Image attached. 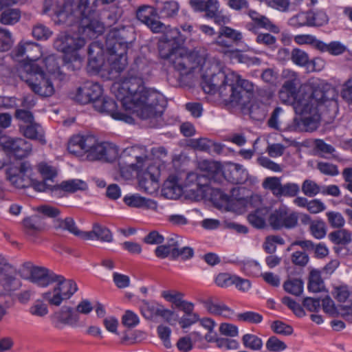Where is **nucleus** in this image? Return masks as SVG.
<instances>
[{"label": "nucleus", "mask_w": 352, "mask_h": 352, "mask_svg": "<svg viewBox=\"0 0 352 352\" xmlns=\"http://www.w3.org/2000/svg\"><path fill=\"white\" fill-rule=\"evenodd\" d=\"M151 71L150 62L144 56H138L127 76L112 87V91L122 107L127 111H136L143 120L160 118L166 105L162 94L144 85Z\"/></svg>", "instance_id": "f257e3e1"}, {"label": "nucleus", "mask_w": 352, "mask_h": 352, "mask_svg": "<svg viewBox=\"0 0 352 352\" xmlns=\"http://www.w3.org/2000/svg\"><path fill=\"white\" fill-rule=\"evenodd\" d=\"M323 105L331 107L334 111L337 109V102L335 100L327 98L321 89H314L311 99L305 104H296L295 112L300 117L294 118L284 129L287 131L312 132L316 131L319 127L320 120L318 107H322Z\"/></svg>", "instance_id": "f03ea898"}, {"label": "nucleus", "mask_w": 352, "mask_h": 352, "mask_svg": "<svg viewBox=\"0 0 352 352\" xmlns=\"http://www.w3.org/2000/svg\"><path fill=\"white\" fill-rule=\"evenodd\" d=\"M164 40L159 45L160 56L167 59L175 70L182 75H188L197 67L195 55L179 47L185 38L177 29L170 30L164 36Z\"/></svg>", "instance_id": "7ed1b4c3"}, {"label": "nucleus", "mask_w": 352, "mask_h": 352, "mask_svg": "<svg viewBox=\"0 0 352 352\" xmlns=\"http://www.w3.org/2000/svg\"><path fill=\"white\" fill-rule=\"evenodd\" d=\"M229 80L223 72L219 71L210 75L204 74L201 86L206 94H214L219 91L220 97L226 102L245 105L250 101L252 92L229 84Z\"/></svg>", "instance_id": "20e7f679"}, {"label": "nucleus", "mask_w": 352, "mask_h": 352, "mask_svg": "<svg viewBox=\"0 0 352 352\" xmlns=\"http://www.w3.org/2000/svg\"><path fill=\"white\" fill-rule=\"evenodd\" d=\"M19 76L35 94L41 97H51L55 93L52 80L36 63L24 64Z\"/></svg>", "instance_id": "39448f33"}, {"label": "nucleus", "mask_w": 352, "mask_h": 352, "mask_svg": "<svg viewBox=\"0 0 352 352\" xmlns=\"http://www.w3.org/2000/svg\"><path fill=\"white\" fill-rule=\"evenodd\" d=\"M135 40L133 31L130 28H113L107 36L106 47L109 56L126 55L127 50Z\"/></svg>", "instance_id": "423d86ee"}, {"label": "nucleus", "mask_w": 352, "mask_h": 352, "mask_svg": "<svg viewBox=\"0 0 352 352\" xmlns=\"http://www.w3.org/2000/svg\"><path fill=\"white\" fill-rule=\"evenodd\" d=\"M54 283L56 285L52 291L43 294V298L52 305L59 306L63 300L69 299L78 289L74 280H66L61 275L56 274Z\"/></svg>", "instance_id": "0eeeda50"}, {"label": "nucleus", "mask_w": 352, "mask_h": 352, "mask_svg": "<svg viewBox=\"0 0 352 352\" xmlns=\"http://www.w3.org/2000/svg\"><path fill=\"white\" fill-rule=\"evenodd\" d=\"M299 84L300 81L296 73H293L292 78L285 81L278 92L280 101L283 103L292 105L294 111H296L297 104H305L312 98V93L302 95L298 93Z\"/></svg>", "instance_id": "6e6552de"}, {"label": "nucleus", "mask_w": 352, "mask_h": 352, "mask_svg": "<svg viewBox=\"0 0 352 352\" xmlns=\"http://www.w3.org/2000/svg\"><path fill=\"white\" fill-rule=\"evenodd\" d=\"M298 214L285 206L274 210L268 217L270 226L276 230H290L298 225Z\"/></svg>", "instance_id": "1a4fd4ad"}, {"label": "nucleus", "mask_w": 352, "mask_h": 352, "mask_svg": "<svg viewBox=\"0 0 352 352\" xmlns=\"http://www.w3.org/2000/svg\"><path fill=\"white\" fill-rule=\"evenodd\" d=\"M149 151L143 145H133L125 148L119 157V164L139 170L148 160Z\"/></svg>", "instance_id": "9d476101"}, {"label": "nucleus", "mask_w": 352, "mask_h": 352, "mask_svg": "<svg viewBox=\"0 0 352 352\" xmlns=\"http://www.w3.org/2000/svg\"><path fill=\"white\" fill-rule=\"evenodd\" d=\"M0 145L6 152L18 159L28 157L32 149L31 143L25 140L7 135H0Z\"/></svg>", "instance_id": "9b49d317"}, {"label": "nucleus", "mask_w": 352, "mask_h": 352, "mask_svg": "<svg viewBox=\"0 0 352 352\" xmlns=\"http://www.w3.org/2000/svg\"><path fill=\"white\" fill-rule=\"evenodd\" d=\"M23 267L29 272L28 279L31 283L44 287L54 283L56 274L53 271L45 267L34 265L31 262L24 263Z\"/></svg>", "instance_id": "f8f14e48"}, {"label": "nucleus", "mask_w": 352, "mask_h": 352, "mask_svg": "<svg viewBox=\"0 0 352 352\" xmlns=\"http://www.w3.org/2000/svg\"><path fill=\"white\" fill-rule=\"evenodd\" d=\"M85 44L84 38L72 36L66 33L60 34L54 42V47L64 55L72 54L82 47Z\"/></svg>", "instance_id": "ddd939ff"}, {"label": "nucleus", "mask_w": 352, "mask_h": 352, "mask_svg": "<svg viewBox=\"0 0 352 352\" xmlns=\"http://www.w3.org/2000/svg\"><path fill=\"white\" fill-rule=\"evenodd\" d=\"M0 284L8 292L15 291L21 286L16 278V270L6 258L0 263Z\"/></svg>", "instance_id": "4468645a"}, {"label": "nucleus", "mask_w": 352, "mask_h": 352, "mask_svg": "<svg viewBox=\"0 0 352 352\" xmlns=\"http://www.w3.org/2000/svg\"><path fill=\"white\" fill-rule=\"evenodd\" d=\"M94 109L101 113L111 116L115 120H123L126 122H131L133 118L117 111L118 104L109 97H101L95 102Z\"/></svg>", "instance_id": "2eb2a0df"}, {"label": "nucleus", "mask_w": 352, "mask_h": 352, "mask_svg": "<svg viewBox=\"0 0 352 352\" xmlns=\"http://www.w3.org/2000/svg\"><path fill=\"white\" fill-rule=\"evenodd\" d=\"M261 91L258 96L250 104L249 113L250 117L255 120H263L268 112V107L270 104L272 94L270 92H265L262 95Z\"/></svg>", "instance_id": "dca6fc26"}, {"label": "nucleus", "mask_w": 352, "mask_h": 352, "mask_svg": "<svg viewBox=\"0 0 352 352\" xmlns=\"http://www.w3.org/2000/svg\"><path fill=\"white\" fill-rule=\"evenodd\" d=\"M16 58H25L30 60L29 63L34 61L41 56V47L38 44L32 41L21 42L12 52Z\"/></svg>", "instance_id": "f3484780"}, {"label": "nucleus", "mask_w": 352, "mask_h": 352, "mask_svg": "<svg viewBox=\"0 0 352 352\" xmlns=\"http://www.w3.org/2000/svg\"><path fill=\"white\" fill-rule=\"evenodd\" d=\"M220 28L214 43L224 47H231L234 43L240 42L242 40L241 32L232 29L225 25H219Z\"/></svg>", "instance_id": "a211bd4d"}, {"label": "nucleus", "mask_w": 352, "mask_h": 352, "mask_svg": "<svg viewBox=\"0 0 352 352\" xmlns=\"http://www.w3.org/2000/svg\"><path fill=\"white\" fill-rule=\"evenodd\" d=\"M204 12H205L206 18L212 19L214 23L218 25H226L230 21V17L225 15L220 10L218 0L205 1Z\"/></svg>", "instance_id": "6ab92c4d"}, {"label": "nucleus", "mask_w": 352, "mask_h": 352, "mask_svg": "<svg viewBox=\"0 0 352 352\" xmlns=\"http://www.w3.org/2000/svg\"><path fill=\"white\" fill-rule=\"evenodd\" d=\"M94 142V136L75 135L69 140L67 146L68 151L76 156H81L87 153V148H89Z\"/></svg>", "instance_id": "aec40b11"}, {"label": "nucleus", "mask_w": 352, "mask_h": 352, "mask_svg": "<svg viewBox=\"0 0 352 352\" xmlns=\"http://www.w3.org/2000/svg\"><path fill=\"white\" fill-rule=\"evenodd\" d=\"M84 240H98L102 242L111 243L113 241V234L111 230L99 223H94L91 230L85 232Z\"/></svg>", "instance_id": "412c9836"}, {"label": "nucleus", "mask_w": 352, "mask_h": 352, "mask_svg": "<svg viewBox=\"0 0 352 352\" xmlns=\"http://www.w3.org/2000/svg\"><path fill=\"white\" fill-rule=\"evenodd\" d=\"M161 295L166 300L173 303L176 308L182 309L184 312H189L194 308L192 303L183 300L184 294L179 292L165 290Z\"/></svg>", "instance_id": "4be33fe9"}, {"label": "nucleus", "mask_w": 352, "mask_h": 352, "mask_svg": "<svg viewBox=\"0 0 352 352\" xmlns=\"http://www.w3.org/2000/svg\"><path fill=\"white\" fill-rule=\"evenodd\" d=\"M153 168L148 167L146 171L138 176L140 189L148 194L155 192L159 187L156 177L151 173V170Z\"/></svg>", "instance_id": "5701e85b"}, {"label": "nucleus", "mask_w": 352, "mask_h": 352, "mask_svg": "<svg viewBox=\"0 0 352 352\" xmlns=\"http://www.w3.org/2000/svg\"><path fill=\"white\" fill-rule=\"evenodd\" d=\"M229 174L226 173V177L234 184L244 183L248 178V173L242 165L230 162L228 165Z\"/></svg>", "instance_id": "b1692460"}, {"label": "nucleus", "mask_w": 352, "mask_h": 352, "mask_svg": "<svg viewBox=\"0 0 352 352\" xmlns=\"http://www.w3.org/2000/svg\"><path fill=\"white\" fill-rule=\"evenodd\" d=\"M123 201L128 206L133 208L156 210L157 207L156 201L141 197L138 194L125 196Z\"/></svg>", "instance_id": "393cba45"}, {"label": "nucleus", "mask_w": 352, "mask_h": 352, "mask_svg": "<svg viewBox=\"0 0 352 352\" xmlns=\"http://www.w3.org/2000/svg\"><path fill=\"white\" fill-rule=\"evenodd\" d=\"M19 130L20 132L27 138L37 140L42 144H44L46 142L41 126L36 124L34 121L27 125H20Z\"/></svg>", "instance_id": "a878e982"}, {"label": "nucleus", "mask_w": 352, "mask_h": 352, "mask_svg": "<svg viewBox=\"0 0 352 352\" xmlns=\"http://www.w3.org/2000/svg\"><path fill=\"white\" fill-rule=\"evenodd\" d=\"M22 223L25 232L30 236H35L43 228L42 217L38 214L25 217Z\"/></svg>", "instance_id": "bb28decb"}, {"label": "nucleus", "mask_w": 352, "mask_h": 352, "mask_svg": "<svg viewBox=\"0 0 352 352\" xmlns=\"http://www.w3.org/2000/svg\"><path fill=\"white\" fill-rule=\"evenodd\" d=\"M279 55L289 56L294 63L299 66H306L309 62V56L307 52L298 49L294 48L289 52L287 48H282L278 51Z\"/></svg>", "instance_id": "cd10ccee"}, {"label": "nucleus", "mask_w": 352, "mask_h": 352, "mask_svg": "<svg viewBox=\"0 0 352 352\" xmlns=\"http://www.w3.org/2000/svg\"><path fill=\"white\" fill-rule=\"evenodd\" d=\"M54 226L55 229H62L69 231L70 233L80 238H84L85 232L80 231L77 228L74 220L71 217H67L65 219H56L54 221Z\"/></svg>", "instance_id": "c85d7f7f"}, {"label": "nucleus", "mask_w": 352, "mask_h": 352, "mask_svg": "<svg viewBox=\"0 0 352 352\" xmlns=\"http://www.w3.org/2000/svg\"><path fill=\"white\" fill-rule=\"evenodd\" d=\"M329 240L334 244L346 245L352 241V232L349 230L337 228L328 235Z\"/></svg>", "instance_id": "c756f323"}, {"label": "nucleus", "mask_w": 352, "mask_h": 352, "mask_svg": "<svg viewBox=\"0 0 352 352\" xmlns=\"http://www.w3.org/2000/svg\"><path fill=\"white\" fill-rule=\"evenodd\" d=\"M58 320L67 325L76 324L79 320L78 315L74 311L73 308L70 307L63 306L60 310L56 313Z\"/></svg>", "instance_id": "7c9ffc66"}, {"label": "nucleus", "mask_w": 352, "mask_h": 352, "mask_svg": "<svg viewBox=\"0 0 352 352\" xmlns=\"http://www.w3.org/2000/svg\"><path fill=\"white\" fill-rule=\"evenodd\" d=\"M56 195L60 194L62 191L67 192H75L77 190L87 189V184L81 179H69L58 184Z\"/></svg>", "instance_id": "2f4dec72"}, {"label": "nucleus", "mask_w": 352, "mask_h": 352, "mask_svg": "<svg viewBox=\"0 0 352 352\" xmlns=\"http://www.w3.org/2000/svg\"><path fill=\"white\" fill-rule=\"evenodd\" d=\"M199 168L200 172L206 174L214 182L216 181L217 177L221 173L220 164L217 162L204 160L199 163Z\"/></svg>", "instance_id": "473e14b6"}, {"label": "nucleus", "mask_w": 352, "mask_h": 352, "mask_svg": "<svg viewBox=\"0 0 352 352\" xmlns=\"http://www.w3.org/2000/svg\"><path fill=\"white\" fill-rule=\"evenodd\" d=\"M207 310L214 315L227 316L232 313V310L224 304H219L210 298L204 302Z\"/></svg>", "instance_id": "72a5a7b5"}, {"label": "nucleus", "mask_w": 352, "mask_h": 352, "mask_svg": "<svg viewBox=\"0 0 352 352\" xmlns=\"http://www.w3.org/2000/svg\"><path fill=\"white\" fill-rule=\"evenodd\" d=\"M267 214V209L266 208H259L248 215V221L255 228H264Z\"/></svg>", "instance_id": "f704fd0d"}, {"label": "nucleus", "mask_w": 352, "mask_h": 352, "mask_svg": "<svg viewBox=\"0 0 352 352\" xmlns=\"http://www.w3.org/2000/svg\"><path fill=\"white\" fill-rule=\"evenodd\" d=\"M156 10L162 18H169L177 14L179 6L176 1H166L157 5Z\"/></svg>", "instance_id": "c9c22d12"}, {"label": "nucleus", "mask_w": 352, "mask_h": 352, "mask_svg": "<svg viewBox=\"0 0 352 352\" xmlns=\"http://www.w3.org/2000/svg\"><path fill=\"white\" fill-rule=\"evenodd\" d=\"M118 154L119 149L116 144L108 142H103L102 162H113L118 158Z\"/></svg>", "instance_id": "e433bc0d"}, {"label": "nucleus", "mask_w": 352, "mask_h": 352, "mask_svg": "<svg viewBox=\"0 0 352 352\" xmlns=\"http://www.w3.org/2000/svg\"><path fill=\"white\" fill-rule=\"evenodd\" d=\"M182 193V188L173 181H166L162 190V195L170 199H177Z\"/></svg>", "instance_id": "4c0bfd02"}, {"label": "nucleus", "mask_w": 352, "mask_h": 352, "mask_svg": "<svg viewBox=\"0 0 352 352\" xmlns=\"http://www.w3.org/2000/svg\"><path fill=\"white\" fill-rule=\"evenodd\" d=\"M324 287L320 273L317 270H312L309 277L308 289L309 292L317 293Z\"/></svg>", "instance_id": "58836bf2"}, {"label": "nucleus", "mask_w": 352, "mask_h": 352, "mask_svg": "<svg viewBox=\"0 0 352 352\" xmlns=\"http://www.w3.org/2000/svg\"><path fill=\"white\" fill-rule=\"evenodd\" d=\"M241 342L243 346L252 351H260L263 348V340L256 335L246 333L243 336Z\"/></svg>", "instance_id": "ea45409f"}, {"label": "nucleus", "mask_w": 352, "mask_h": 352, "mask_svg": "<svg viewBox=\"0 0 352 352\" xmlns=\"http://www.w3.org/2000/svg\"><path fill=\"white\" fill-rule=\"evenodd\" d=\"M108 62L111 72L114 71L116 73H120L124 69L127 65L126 54L120 56L112 54L109 56Z\"/></svg>", "instance_id": "a19ab883"}, {"label": "nucleus", "mask_w": 352, "mask_h": 352, "mask_svg": "<svg viewBox=\"0 0 352 352\" xmlns=\"http://www.w3.org/2000/svg\"><path fill=\"white\" fill-rule=\"evenodd\" d=\"M64 67L69 71L76 72L82 67V58L78 52L72 54L64 55Z\"/></svg>", "instance_id": "79ce46f5"}, {"label": "nucleus", "mask_w": 352, "mask_h": 352, "mask_svg": "<svg viewBox=\"0 0 352 352\" xmlns=\"http://www.w3.org/2000/svg\"><path fill=\"white\" fill-rule=\"evenodd\" d=\"M47 70L54 75H56L60 80L64 79L65 74L60 69L58 60L54 55H49L43 60Z\"/></svg>", "instance_id": "37998d69"}, {"label": "nucleus", "mask_w": 352, "mask_h": 352, "mask_svg": "<svg viewBox=\"0 0 352 352\" xmlns=\"http://www.w3.org/2000/svg\"><path fill=\"white\" fill-rule=\"evenodd\" d=\"M157 14L156 8L142 6L138 9L136 17L140 21L146 24L153 16H155Z\"/></svg>", "instance_id": "c03bdc74"}, {"label": "nucleus", "mask_w": 352, "mask_h": 352, "mask_svg": "<svg viewBox=\"0 0 352 352\" xmlns=\"http://www.w3.org/2000/svg\"><path fill=\"white\" fill-rule=\"evenodd\" d=\"M162 305L156 302L143 301L141 306L142 316L146 319H152L154 316H158Z\"/></svg>", "instance_id": "a18cd8bd"}, {"label": "nucleus", "mask_w": 352, "mask_h": 352, "mask_svg": "<svg viewBox=\"0 0 352 352\" xmlns=\"http://www.w3.org/2000/svg\"><path fill=\"white\" fill-rule=\"evenodd\" d=\"M85 91L88 92L89 98H91V102L93 103L94 107L95 106V102L96 100H99L102 94V89L101 86L96 82L91 81L85 82Z\"/></svg>", "instance_id": "49530a36"}, {"label": "nucleus", "mask_w": 352, "mask_h": 352, "mask_svg": "<svg viewBox=\"0 0 352 352\" xmlns=\"http://www.w3.org/2000/svg\"><path fill=\"white\" fill-rule=\"evenodd\" d=\"M38 170L41 174L43 179L50 182L52 184L54 183V178L57 176V170L56 168L48 165L47 163L41 162L38 165Z\"/></svg>", "instance_id": "de8ad7c7"}, {"label": "nucleus", "mask_w": 352, "mask_h": 352, "mask_svg": "<svg viewBox=\"0 0 352 352\" xmlns=\"http://www.w3.org/2000/svg\"><path fill=\"white\" fill-rule=\"evenodd\" d=\"M103 142H98L94 137L92 145L87 148V158L89 161H101Z\"/></svg>", "instance_id": "09e8293b"}, {"label": "nucleus", "mask_w": 352, "mask_h": 352, "mask_svg": "<svg viewBox=\"0 0 352 352\" xmlns=\"http://www.w3.org/2000/svg\"><path fill=\"white\" fill-rule=\"evenodd\" d=\"M30 186H32L35 190L38 192L50 191L55 194H56L57 189L58 188L57 184H52L43 179V181H38L33 178Z\"/></svg>", "instance_id": "8fccbe9b"}, {"label": "nucleus", "mask_w": 352, "mask_h": 352, "mask_svg": "<svg viewBox=\"0 0 352 352\" xmlns=\"http://www.w3.org/2000/svg\"><path fill=\"white\" fill-rule=\"evenodd\" d=\"M281 186L280 178L277 177H266L263 182V187L270 190L277 197H278Z\"/></svg>", "instance_id": "3c124183"}, {"label": "nucleus", "mask_w": 352, "mask_h": 352, "mask_svg": "<svg viewBox=\"0 0 352 352\" xmlns=\"http://www.w3.org/2000/svg\"><path fill=\"white\" fill-rule=\"evenodd\" d=\"M283 287L287 292L298 296L303 292V282L298 278L289 280L284 283Z\"/></svg>", "instance_id": "603ef678"}, {"label": "nucleus", "mask_w": 352, "mask_h": 352, "mask_svg": "<svg viewBox=\"0 0 352 352\" xmlns=\"http://www.w3.org/2000/svg\"><path fill=\"white\" fill-rule=\"evenodd\" d=\"M309 231L314 237L321 239L327 234L326 224L322 219L314 220L309 226Z\"/></svg>", "instance_id": "864d4df0"}, {"label": "nucleus", "mask_w": 352, "mask_h": 352, "mask_svg": "<svg viewBox=\"0 0 352 352\" xmlns=\"http://www.w3.org/2000/svg\"><path fill=\"white\" fill-rule=\"evenodd\" d=\"M20 12L17 9H7L4 10L0 17V21L4 25H12L20 19Z\"/></svg>", "instance_id": "5fc2aeb1"}, {"label": "nucleus", "mask_w": 352, "mask_h": 352, "mask_svg": "<svg viewBox=\"0 0 352 352\" xmlns=\"http://www.w3.org/2000/svg\"><path fill=\"white\" fill-rule=\"evenodd\" d=\"M8 179L11 184L17 188H25L30 187L32 182V177H27L19 173L10 175Z\"/></svg>", "instance_id": "6e6d98bb"}, {"label": "nucleus", "mask_w": 352, "mask_h": 352, "mask_svg": "<svg viewBox=\"0 0 352 352\" xmlns=\"http://www.w3.org/2000/svg\"><path fill=\"white\" fill-rule=\"evenodd\" d=\"M328 223L333 228H342L345 224L343 215L336 211H329L326 213Z\"/></svg>", "instance_id": "4d7b16f0"}, {"label": "nucleus", "mask_w": 352, "mask_h": 352, "mask_svg": "<svg viewBox=\"0 0 352 352\" xmlns=\"http://www.w3.org/2000/svg\"><path fill=\"white\" fill-rule=\"evenodd\" d=\"M190 145L194 148L201 151H208L212 145L214 146V150L217 152L219 153L221 150V148L219 145L213 144L210 140L206 138L192 140Z\"/></svg>", "instance_id": "13d9d810"}, {"label": "nucleus", "mask_w": 352, "mask_h": 352, "mask_svg": "<svg viewBox=\"0 0 352 352\" xmlns=\"http://www.w3.org/2000/svg\"><path fill=\"white\" fill-rule=\"evenodd\" d=\"M14 43L11 32L3 28H0V51H8Z\"/></svg>", "instance_id": "bf43d9fd"}, {"label": "nucleus", "mask_w": 352, "mask_h": 352, "mask_svg": "<svg viewBox=\"0 0 352 352\" xmlns=\"http://www.w3.org/2000/svg\"><path fill=\"white\" fill-rule=\"evenodd\" d=\"M310 21L311 26H322L328 23L329 17L322 10H310Z\"/></svg>", "instance_id": "052dcab7"}, {"label": "nucleus", "mask_w": 352, "mask_h": 352, "mask_svg": "<svg viewBox=\"0 0 352 352\" xmlns=\"http://www.w3.org/2000/svg\"><path fill=\"white\" fill-rule=\"evenodd\" d=\"M270 327L274 333L285 336L292 335L294 331L293 327L291 325H289L280 320H275L272 322Z\"/></svg>", "instance_id": "680f3d73"}, {"label": "nucleus", "mask_w": 352, "mask_h": 352, "mask_svg": "<svg viewBox=\"0 0 352 352\" xmlns=\"http://www.w3.org/2000/svg\"><path fill=\"white\" fill-rule=\"evenodd\" d=\"M321 189L319 185L311 179H305L302 184V192L309 197H313L321 192Z\"/></svg>", "instance_id": "e2e57ef3"}, {"label": "nucleus", "mask_w": 352, "mask_h": 352, "mask_svg": "<svg viewBox=\"0 0 352 352\" xmlns=\"http://www.w3.org/2000/svg\"><path fill=\"white\" fill-rule=\"evenodd\" d=\"M289 24L294 27L311 26L310 11L300 12L289 19Z\"/></svg>", "instance_id": "0e129e2a"}, {"label": "nucleus", "mask_w": 352, "mask_h": 352, "mask_svg": "<svg viewBox=\"0 0 352 352\" xmlns=\"http://www.w3.org/2000/svg\"><path fill=\"white\" fill-rule=\"evenodd\" d=\"M266 349L272 352L283 351L287 349V344L277 337L271 336L265 343Z\"/></svg>", "instance_id": "69168bd1"}, {"label": "nucleus", "mask_w": 352, "mask_h": 352, "mask_svg": "<svg viewBox=\"0 0 352 352\" xmlns=\"http://www.w3.org/2000/svg\"><path fill=\"white\" fill-rule=\"evenodd\" d=\"M32 34L38 40H47L51 36L52 32L44 25L38 23L34 26Z\"/></svg>", "instance_id": "338daca9"}, {"label": "nucleus", "mask_w": 352, "mask_h": 352, "mask_svg": "<svg viewBox=\"0 0 352 352\" xmlns=\"http://www.w3.org/2000/svg\"><path fill=\"white\" fill-rule=\"evenodd\" d=\"M280 197H294L297 195L299 192L300 188L297 184L295 183H287L282 184L281 188L280 189Z\"/></svg>", "instance_id": "774afa93"}]
</instances>
